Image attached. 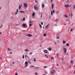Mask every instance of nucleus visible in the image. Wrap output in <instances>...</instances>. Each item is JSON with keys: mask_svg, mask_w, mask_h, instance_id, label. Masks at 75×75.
Returning a JSON list of instances; mask_svg holds the SVG:
<instances>
[{"mask_svg": "<svg viewBox=\"0 0 75 75\" xmlns=\"http://www.w3.org/2000/svg\"><path fill=\"white\" fill-rule=\"evenodd\" d=\"M55 70L54 69H52L50 71V73L52 75H53V74L55 73Z\"/></svg>", "mask_w": 75, "mask_h": 75, "instance_id": "nucleus-1", "label": "nucleus"}, {"mask_svg": "<svg viewBox=\"0 0 75 75\" xmlns=\"http://www.w3.org/2000/svg\"><path fill=\"white\" fill-rule=\"evenodd\" d=\"M34 8L36 10H38V6L37 5H35L34 6Z\"/></svg>", "mask_w": 75, "mask_h": 75, "instance_id": "nucleus-2", "label": "nucleus"}, {"mask_svg": "<svg viewBox=\"0 0 75 75\" xmlns=\"http://www.w3.org/2000/svg\"><path fill=\"white\" fill-rule=\"evenodd\" d=\"M63 50L64 53H66L67 52V49H66V48L64 47L63 48Z\"/></svg>", "mask_w": 75, "mask_h": 75, "instance_id": "nucleus-3", "label": "nucleus"}, {"mask_svg": "<svg viewBox=\"0 0 75 75\" xmlns=\"http://www.w3.org/2000/svg\"><path fill=\"white\" fill-rule=\"evenodd\" d=\"M25 67H27L28 66V62H25Z\"/></svg>", "mask_w": 75, "mask_h": 75, "instance_id": "nucleus-4", "label": "nucleus"}, {"mask_svg": "<svg viewBox=\"0 0 75 75\" xmlns=\"http://www.w3.org/2000/svg\"><path fill=\"white\" fill-rule=\"evenodd\" d=\"M50 26V24H48L45 26V28H48V27Z\"/></svg>", "mask_w": 75, "mask_h": 75, "instance_id": "nucleus-5", "label": "nucleus"}, {"mask_svg": "<svg viewBox=\"0 0 75 75\" xmlns=\"http://www.w3.org/2000/svg\"><path fill=\"white\" fill-rule=\"evenodd\" d=\"M24 5L25 7H26L27 6V4L25 3L24 4Z\"/></svg>", "mask_w": 75, "mask_h": 75, "instance_id": "nucleus-6", "label": "nucleus"}, {"mask_svg": "<svg viewBox=\"0 0 75 75\" xmlns=\"http://www.w3.org/2000/svg\"><path fill=\"white\" fill-rule=\"evenodd\" d=\"M35 12L33 13V14H32V16L33 17H34V16H35Z\"/></svg>", "mask_w": 75, "mask_h": 75, "instance_id": "nucleus-7", "label": "nucleus"}, {"mask_svg": "<svg viewBox=\"0 0 75 75\" xmlns=\"http://www.w3.org/2000/svg\"><path fill=\"white\" fill-rule=\"evenodd\" d=\"M65 6L67 7H71V6H69V5L68 4H67V5H65Z\"/></svg>", "mask_w": 75, "mask_h": 75, "instance_id": "nucleus-8", "label": "nucleus"}, {"mask_svg": "<svg viewBox=\"0 0 75 75\" xmlns=\"http://www.w3.org/2000/svg\"><path fill=\"white\" fill-rule=\"evenodd\" d=\"M28 35V37H32V36H33V35H30V34H28L27 35Z\"/></svg>", "mask_w": 75, "mask_h": 75, "instance_id": "nucleus-9", "label": "nucleus"}, {"mask_svg": "<svg viewBox=\"0 0 75 75\" xmlns=\"http://www.w3.org/2000/svg\"><path fill=\"white\" fill-rule=\"evenodd\" d=\"M44 52H45V53H47V52H48V51L47 50H45L44 51Z\"/></svg>", "mask_w": 75, "mask_h": 75, "instance_id": "nucleus-10", "label": "nucleus"}, {"mask_svg": "<svg viewBox=\"0 0 75 75\" xmlns=\"http://www.w3.org/2000/svg\"><path fill=\"white\" fill-rule=\"evenodd\" d=\"M23 27H26V24H23Z\"/></svg>", "mask_w": 75, "mask_h": 75, "instance_id": "nucleus-11", "label": "nucleus"}, {"mask_svg": "<svg viewBox=\"0 0 75 75\" xmlns=\"http://www.w3.org/2000/svg\"><path fill=\"white\" fill-rule=\"evenodd\" d=\"M52 9H53V8H54V4H52Z\"/></svg>", "mask_w": 75, "mask_h": 75, "instance_id": "nucleus-12", "label": "nucleus"}, {"mask_svg": "<svg viewBox=\"0 0 75 75\" xmlns=\"http://www.w3.org/2000/svg\"><path fill=\"white\" fill-rule=\"evenodd\" d=\"M51 50H52V49L51 48H50L49 49V51H51Z\"/></svg>", "mask_w": 75, "mask_h": 75, "instance_id": "nucleus-13", "label": "nucleus"}, {"mask_svg": "<svg viewBox=\"0 0 75 75\" xmlns=\"http://www.w3.org/2000/svg\"><path fill=\"white\" fill-rule=\"evenodd\" d=\"M20 13H24V12L23 11H20Z\"/></svg>", "mask_w": 75, "mask_h": 75, "instance_id": "nucleus-14", "label": "nucleus"}, {"mask_svg": "<svg viewBox=\"0 0 75 75\" xmlns=\"http://www.w3.org/2000/svg\"><path fill=\"white\" fill-rule=\"evenodd\" d=\"M25 51H29V50H28V49H25Z\"/></svg>", "mask_w": 75, "mask_h": 75, "instance_id": "nucleus-15", "label": "nucleus"}, {"mask_svg": "<svg viewBox=\"0 0 75 75\" xmlns=\"http://www.w3.org/2000/svg\"><path fill=\"white\" fill-rule=\"evenodd\" d=\"M42 8H44V4H43L42 5Z\"/></svg>", "mask_w": 75, "mask_h": 75, "instance_id": "nucleus-16", "label": "nucleus"}, {"mask_svg": "<svg viewBox=\"0 0 75 75\" xmlns=\"http://www.w3.org/2000/svg\"><path fill=\"white\" fill-rule=\"evenodd\" d=\"M63 44H65L66 43V42L64 41H63Z\"/></svg>", "mask_w": 75, "mask_h": 75, "instance_id": "nucleus-17", "label": "nucleus"}, {"mask_svg": "<svg viewBox=\"0 0 75 75\" xmlns=\"http://www.w3.org/2000/svg\"><path fill=\"white\" fill-rule=\"evenodd\" d=\"M46 35L47 34L45 33L43 34V35L44 36V37H45V36H46Z\"/></svg>", "mask_w": 75, "mask_h": 75, "instance_id": "nucleus-18", "label": "nucleus"}, {"mask_svg": "<svg viewBox=\"0 0 75 75\" xmlns=\"http://www.w3.org/2000/svg\"><path fill=\"white\" fill-rule=\"evenodd\" d=\"M8 51H11V50L9 49V48H8Z\"/></svg>", "mask_w": 75, "mask_h": 75, "instance_id": "nucleus-19", "label": "nucleus"}, {"mask_svg": "<svg viewBox=\"0 0 75 75\" xmlns=\"http://www.w3.org/2000/svg\"><path fill=\"white\" fill-rule=\"evenodd\" d=\"M66 45L67 47H68L69 44L67 43Z\"/></svg>", "mask_w": 75, "mask_h": 75, "instance_id": "nucleus-20", "label": "nucleus"}, {"mask_svg": "<svg viewBox=\"0 0 75 75\" xmlns=\"http://www.w3.org/2000/svg\"><path fill=\"white\" fill-rule=\"evenodd\" d=\"M51 15L52 16V15H53V13H53L52 11H51Z\"/></svg>", "mask_w": 75, "mask_h": 75, "instance_id": "nucleus-21", "label": "nucleus"}, {"mask_svg": "<svg viewBox=\"0 0 75 75\" xmlns=\"http://www.w3.org/2000/svg\"><path fill=\"white\" fill-rule=\"evenodd\" d=\"M21 5H19V9H21Z\"/></svg>", "mask_w": 75, "mask_h": 75, "instance_id": "nucleus-22", "label": "nucleus"}, {"mask_svg": "<svg viewBox=\"0 0 75 75\" xmlns=\"http://www.w3.org/2000/svg\"><path fill=\"white\" fill-rule=\"evenodd\" d=\"M75 5H74V7H73V9H75Z\"/></svg>", "mask_w": 75, "mask_h": 75, "instance_id": "nucleus-23", "label": "nucleus"}, {"mask_svg": "<svg viewBox=\"0 0 75 75\" xmlns=\"http://www.w3.org/2000/svg\"><path fill=\"white\" fill-rule=\"evenodd\" d=\"M51 59H54V57H51Z\"/></svg>", "mask_w": 75, "mask_h": 75, "instance_id": "nucleus-24", "label": "nucleus"}, {"mask_svg": "<svg viewBox=\"0 0 75 75\" xmlns=\"http://www.w3.org/2000/svg\"><path fill=\"white\" fill-rule=\"evenodd\" d=\"M22 58L23 59H24V55H23Z\"/></svg>", "mask_w": 75, "mask_h": 75, "instance_id": "nucleus-25", "label": "nucleus"}, {"mask_svg": "<svg viewBox=\"0 0 75 75\" xmlns=\"http://www.w3.org/2000/svg\"><path fill=\"white\" fill-rule=\"evenodd\" d=\"M34 60L35 62H36V60L35 59V58L34 59Z\"/></svg>", "mask_w": 75, "mask_h": 75, "instance_id": "nucleus-26", "label": "nucleus"}, {"mask_svg": "<svg viewBox=\"0 0 75 75\" xmlns=\"http://www.w3.org/2000/svg\"><path fill=\"white\" fill-rule=\"evenodd\" d=\"M31 25H32V24H29V26H30V27H31Z\"/></svg>", "mask_w": 75, "mask_h": 75, "instance_id": "nucleus-27", "label": "nucleus"}, {"mask_svg": "<svg viewBox=\"0 0 75 75\" xmlns=\"http://www.w3.org/2000/svg\"><path fill=\"white\" fill-rule=\"evenodd\" d=\"M53 13H55V10H53Z\"/></svg>", "mask_w": 75, "mask_h": 75, "instance_id": "nucleus-28", "label": "nucleus"}, {"mask_svg": "<svg viewBox=\"0 0 75 75\" xmlns=\"http://www.w3.org/2000/svg\"><path fill=\"white\" fill-rule=\"evenodd\" d=\"M23 21H25V18H24L23 20Z\"/></svg>", "mask_w": 75, "mask_h": 75, "instance_id": "nucleus-29", "label": "nucleus"}, {"mask_svg": "<svg viewBox=\"0 0 75 75\" xmlns=\"http://www.w3.org/2000/svg\"><path fill=\"white\" fill-rule=\"evenodd\" d=\"M30 68H34V66H32L31 67L30 66Z\"/></svg>", "mask_w": 75, "mask_h": 75, "instance_id": "nucleus-30", "label": "nucleus"}, {"mask_svg": "<svg viewBox=\"0 0 75 75\" xmlns=\"http://www.w3.org/2000/svg\"><path fill=\"white\" fill-rule=\"evenodd\" d=\"M71 63L72 64H73V61L72 60H71Z\"/></svg>", "mask_w": 75, "mask_h": 75, "instance_id": "nucleus-31", "label": "nucleus"}, {"mask_svg": "<svg viewBox=\"0 0 75 75\" xmlns=\"http://www.w3.org/2000/svg\"><path fill=\"white\" fill-rule=\"evenodd\" d=\"M28 62L30 64H31V62H30V60H29Z\"/></svg>", "mask_w": 75, "mask_h": 75, "instance_id": "nucleus-32", "label": "nucleus"}, {"mask_svg": "<svg viewBox=\"0 0 75 75\" xmlns=\"http://www.w3.org/2000/svg\"><path fill=\"white\" fill-rule=\"evenodd\" d=\"M40 27L41 28H42V26H41V24L40 25Z\"/></svg>", "mask_w": 75, "mask_h": 75, "instance_id": "nucleus-33", "label": "nucleus"}, {"mask_svg": "<svg viewBox=\"0 0 75 75\" xmlns=\"http://www.w3.org/2000/svg\"><path fill=\"white\" fill-rule=\"evenodd\" d=\"M25 57H26L27 58H28V57L26 55H25Z\"/></svg>", "mask_w": 75, "mask_h": 75, "instance_id": "nucleus-34", "label": "nucleus"}, {"mask_svg": "<svg viewBox=\"0 0 75 75\" xmlns=\"http://www.w3.org/2000/svg\"><path fill=\"white\" fill-rule=\"evenodd\" d=\"M15 75H18V74H17V73H15Z\"/></svg>", "mask_w": 75, "mask_h": 75, "instance_id": "nucleus-35", "label": "nucleus"}, {"mask_svg": "<svg viewBox=\"0 0 75 75\" xmlns=\"http://www.w3.org/2000/svg\"><path fill=\"white\" fill-rule=\"evenodd\" d=\"M29 54H30V55H31V54H32V52H30L29 53Z\"/></svg>", "mask_w": 75, "mask_h": 75, "instance_id": "nucleus-36", "label": "nucleus"}, {"mask_svg": "<svg viewBox=\"0 0 75 75\" xmlns=\"http://www.w3.org/2000/svg\"><path fill=\"white\" fill-rule=\"evenodd\" d=\"M65 16V17H66V18L68 17V16L66 15Z\"/></svg>", "mask_w": 75, "mask_h": 75, "instance_id": "nucleus-37", "label": "nucleus"}, {"mask_svg": "<svg viewBox=\"0 0 75 75\" xmlns=\"http://www.w3.org/2000/svg\"><path fill=\"white\" fill-rule=\"evenodd\" d=\"M18 9L17 10V11H16L17 13L18 12Z\"/></svg>", "mask_w": 75, "mask_h": 75, "instance_id": "nucleus-38", "label": "nucleus"}, {"mask_svg": "<svg viewBox=\"0 0 75 75\" xmlns=\"http://www.w3.org/2000/svg\"><path fill=\"white\" fill-rule=\"evenodd\" d=\"M47 66H45V67H44V68H47Z\"/></svg>", "mask_w": 75, "mask_h": 75, "instance_id": "nucleus-39", "label": "nucleus"}, {"mask_svg": "<svg viewBox=\"0 0 75 75\" xmlns=\"http://www.w3.org/2000/svg\"><path fill=\"white\" fill-rule=\"evenodd\" d=\"M35 75H38V74L37 73H35Z\"/></svg>", "mask_w": 75, "mask_h": 75, "instance_id": "nucleus-40", "label": "nucleus"}, {"mask_svg": "<svg viewBox=\"0 0 75 75\" xmlns=\"http://www.w3.org/2000/svg\"><path fill=\"white\" fill-rule=\"evenodd\" d=\"M41 24L42 25H43V23H42V22H41Z\"/></svg>", "mask_w": 75, "mask_h": 75, "instance_id": "nucleus-41", "label": "nucleus"}, {"mask_svg": "<svg viewBox=\"0 0 75 75\" xmlns=\"http://www.w3.org/2000/svg\"><path fill=\"white\" fill-rule=\"evenodd\" d=\"M30 23H32V22L31 21H30Z\"/></svg>", "mask_w": 75, "mask_h": 75, "instance_id": "nucleus-42", "label": "nucleus"}, {"mask_svg": "<svg viewBox=\"0 0 75 75\" xmlns=\"http://www.w3.org/2000/svg\"><path fill=\"white\" fill-rule=\"evenodd\" d=\"M52 1H53V0H51V2L52 3Z\"/></svg>", "mask_w": 75, "mask_h": 75, "instance_id": "nucleus-43", "label": "nucleus"}, {"mask_svg": "<svg viewBox=\"0 0 75 75\" xmlns=\"http://www.w3.org/2000/svg\"><path fill=\"white\" fill-rule=\"evenodd\" d=\"M72 31V29H71V30L70 31L71 32V31Z\"/></svg>", "mask_w": 75, "mask_h": 75, "instance_id": "nucleus-44", "label": "nucleus"}, {"mask_svg": "<svg viewBox=\"0 0 75 75\" xmlns=\"http://www.w3.org/2000/svg\"><path fill=\"white\" fill-rule=\"evenodd\" d=\"M59 37H58L57 38V39H59Z\"/></svg>", "mask_w": 75, "mask_h": 75, "instance_id": "nucleus-45", "label": "nucleus"}, {"mask_svg": "<svg viewBox=\"0 0 75 75\" xmlns=\"http://www.w3.org/2000/svg\"><path fill=\"white\" fill-rule=\"evenodd\" d=\"M2 59V58L1 57L0 59V60H1Z\"/></svg>", "mask_w": 75, "mask_h": 75, "instance_id": "nucleus-46", "label": "nucleus"}, {"mask_svg": "<svg viewBox=\"0 0 75 75\" xmlns=\"http://www.w3.org/2000/svg\"><path fill=\"white\" fill-rule=\"evenodd\" d=\"M71 17H72V13H71Z\"/></svg>", "mask_w": 75, "mask_h": 75, "instance_id": "nucleus-47", "label": "nucleus"}, {"mask_svg": "<svg viewBox=\"0 0 75 75\" xmlns=\"http://www.w3.org/2000/svg\"><path fill=\"white\" fill-rule=\"evenodd\" d=\"M35 2H36V3H37V0L35 1Z\"/></svg>", "mask_w": 75, "mask_h": 75, "instance_id": "nucleus-48", "label": "nucleus"}, {"mask_svg": "<svg viewBox=\"0 0 75 75\" xmlns=\"http://www.w3.org/2000/svg\"><path fill=\"white\" fill-rule=\"evenodd\" d=\"M58 21V19H56V21Z\"/></svg>", "mask_w": 75, "mask_h": 75, "instance_id": "nucleus-49", "label": "nucleus"}, {"mask_svg": "<svg viewBox=\"0 0 75 75\" xmlns=\"http://www.w3.org/2000/svg\"><path fill=\"white\" fill-rule=\"evenodd\" d=\"M71 66L70 65L69 66V68H71Z\"/></svg>", "mask_w": 75, "mask_h": 75, "instance_id": "nucleus-50", "label": "nucleus"}, {"mask_svg": "<svg viewBox=\"0 0 75 75\" xmlns=\"http://www.w3.org/2000/svg\"><path fill=\"white\" fill-rule=\"evenodd\" d=\"M17 14H18V13H16V14H15V15H17Z\"/></svg>", "mask_w": 75, "mask_h": 75, "instance_id": "nucleus-51", "label": "nucleus"}, {"mask_svg": "<svg viewBox=\"0 0 75 75\" xmlns=\"http://www.w3.org/2000/svg\"><path fill=\"white\" fill-rule=\"evenodd\" d=\"M41 18H42V14L41 15Z\"/></svg>", "mask_w": 75, "mask_h": 75, "instance_id": "nucleus-52", "label": "nucleus"}, {"mask_svg": "<svg viewBox=\"0 0 75 75\" xmlns=\"http://www.w3.org/2000/svg\"><path fill=\"white\" fill-rule=\"evenodd\" d=\"M2 34V33L1 32L0 33V34Z\"/></svg>", "mask_w": 75, "mask_h": 75, "instance_id": "nucleus-53", "label": "nucleus"}, {"mask_svg": "<svg viewBox=\"0 0 75 75\" xmlns=\"http://www.w3.org/2000/svg\"><path fill=\"white\" fill-rule=\"evenodd\" d=\"M57 56H58V54H57Z\"/></svg>", "mask_w": 75, "mask_h": 75, "instance_id": "nucleus-54", "label": "nucleus"}, {"mask_svg": "<svg viewBox=\"0 0 75 75\" xmlns=\"http://www.w3.org/2000/svg\"><path fill=\"white\" fill-rule=\"evenodd\" d=\"M54 43H55V45H56V43L55 42H54Z\"/></svg>", "mask_w": 75, "mask_h": 75, "instance_id": "nucleus-55", "label": "nucleus"}, {"mask_svg": "<svg viewBox=\"0 0 75 75\" xmlns=\"http://www.w3.org/2000/svg\"><path fill=\"white\" fill-rule=\"evenodd\" d=\"M2 25H1V27H0V28H1V27H2Z\"/></svg>", "mask_w": 75, "mask_h": 75, "instance_id": "nucleus-56", "label": "nucleus"}, {"mask_svg": "<svg viewBox=\"0 0 75 75\" xmlns=\"http://www.w3.org/2000/svg\"><path fill=\"white\" fill-rule=\"evenodd\" d=\"M10 54H12V52H11L10 53Z\"/></svg>", "mask_w": 75, "mask_h": 75, "instance_id": "nucleus-57", "label": "nucleus"}, {"mask_svg": "<svg viewBox=\"0 0 75 75\" xmlns=\"http://www.w3.org/2000/svg\"><path fill=\"white\" fill-rule=\"evenodd\" d=\"M74 74H75V70L74 71Z\"/></svg>", "mask_w": 75, "mask_h": 75, "instance_id": "nucleus-58", "label": "nucleus"}, {"mask_svg": "<svg viewBox=\"0 0 75 75\" xmlns=\"http://www.w3.org/2000/svg\"><path fill=\"white\" fill-rule=\"evenodd\" d=\"M21 6H23V5L22 4H21Z\"/></svg>", "mask_w": 75, "mask_h": 75, "instance_id": "nucleus-59", "label": "nucleus"}, {"mask_svg": "<svg viewBox=\"0 0 75 75\" xmlns=\"http://www.w3.org/2000/svg\"><path fill=\"white\" fill-rule=\"evenodd\" d=\"M62 59L63 60H64V59L62 58Z\"/></svg>", "mask_w": 75, "mask_h": 75, "instance_id": "nucleus-60", "label": "nucleus"}, {"mask_svg": "<svg viewBox=\"0 0 75 75\" xmlns=\"http://www.w3.org/2000/svg\"><path fill=\"white\" fill-rule=\"evenodd\" d=\"M40 46H41V47H42V45H40Z\"/></svg>", "mask_w": 75, "mask_h": 75, "instance_id": "nucleus-61", "label": "nucleus"}, {"mask_svg": "<svg viewBox=\"0 0 75 75\" xmlns=\"http://www.w3.org/2000/svg\"><path fill=\"white\" fill-rule=\"evenodd\" d=\"M17 12L15 13V14H17Z\"/></svg>", "mask_w": 75, "mask_h": 75, "instance_id": "nucleus-62", "label": "nucleus"}, {"mask_svg": "<svg viewBox=\"0 0 75 75\" xmlns=\"http://www.w3.org/2000/svg\"><path fill=\"white\" fill-rule=\"evenodd\" d=\"M67 2H69V1L68 0L67 1Z\"/></svg>", "mask_w": 75, "mask_h": 75, "instance_id": "nucleus-63", "label": "nucleus"}, {"mask_svg": "<svg viewBox=\"0 0 75 75\" xmlns=\"http://www.w3.org/2000/svg\"><path fill=\"white\" fill-rule=\"evenodd\" d=\"M58 65H58V64L57 65V66H58Z\"/></svg>", "mask_w": 75, "mask_h": 75, "instance_id": "nucleus-64", "label": "nucleus"}]
</instances>
